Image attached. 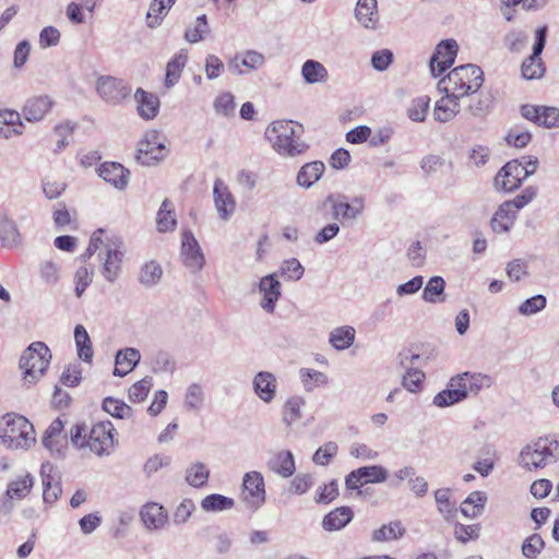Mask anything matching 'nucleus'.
Returning <instances> with one entry per match:
<instances>
[{
    "instance_id": "nucleus-29",
    "label": "nucleus",
    "mask_w": 559,
    "mask_h": 559,
    "mask_svg": "<svg viewBox=\"0 0 559 559\" xmlns=\"http://www.w3.org/2000/svg\"><path fill=\"white\" fill-rule=\"evenodd\" d=\"M24 130V124L21 116L14 110H0V138L11 139L21 135Z\"/></svg>"
},
{
    "instance_id": "nucleus-28",
    "label": "nucleus",
    "mask_w": 559,
    "mask_h": 559,
    "mask_svg": "<svg viewBox=\"0 0 559 559\" xmlns=\"http://www.w3.org/2000/svg\"><path fill=\"white\" fill-rule=\"evenodd\" d=\"M518 210L509 201L500 204L493 214L490 226L495 233H507L510 230L516 218Z\"/></svg>"
},
{
    "instance_id": "nucleus-47",
    "label": "nucleus",
    "mask_w": 559,
    "mask_h": 559,
    "mask_svg": "<svg viewBox=\"0 0 559 559\" xmlns=\"http://www.w3.org/2000/svg\"><path fill=\"white\" fill-rule=\"evenodd\" d=\"M435 499L438 511L447 521H450L456 513L455 502L451 501V490L449 488H439L435 491Z\"/></svg>"
},
{
    "instance_id": "nucleus-23",
    "label": "nucleus",
    "mask_w": 559,
    "mask_h": 559,
    "mask_svg": "<svg viewBox=\"0 0 559 559\" xmlns=\"http://www.w3.org/2000/svg\"><path fill=\"white\" fill-rule=\"evenodd\" d=\"M0 243L5 249H17L23 245V237L15 221L8 215L0 217Z\"/></svg>"
},
{
    "instance_id": "nucleus-60",
    "label": "nucleus",
    "mask_w": 559,
    "mask_h": 559,
    "mask_svg": "<svg viewBox=\"0 0 559 559\" xmlns=\"http://www.w3.org/2000/svg\"><path fill=\"white\" fill-rule=\"evenodd\" d=\"M338 445L334 441L325 442L313 454L312 460L317 465L326 466L337 454Z\"/></svg>"
},
{
    "instance_id": "nucleus-42",
    "label": "nucleus",
    "mask_w": 559,
    "mask_h": 559,
    "mask_svg": "<svg viewBox=\"0 0 559 559\" xmlns=\"http://www.w3.org/2000/svg\"><path fill=\"white\" fill-rule=\"evenodd\" d=\"M163 269L156 261H148L141 266L139 282L145 287H152L159 283Z\"/></svg>"
},
{
    "instance_id": "nucleus-56",
    "label": "nucleus",
    "mask_w": 559,
    "mask_h": 559,
    "mask_svg": "<svg viewBox=\"0 0 559 559\" xmlns=\"http://www.w3.org/2000/svg\"><path fill=\"white\" fill-rule=\"evenodd\" d=\"M304 273L305 269L296 258L283 261L278 269V274L287 281H298Z\"/></svg>"
},
{
    "instance_id": "nucleus-20",
    "label": "nucleus",
    "mask_w": 559,
    "mask_h": 559,
    "mask_svg": "<svg viewBox=\"0 0 559 559\" xmlns=\"http://www.w3.org/2000/svg\"><path fill=\"white\" fill-rule=\"evenodd\" d=\"M252 388L255 395L264 403L274 401L277 391V379L270 371H259L252 380Z\"/></svg>"
},
{
    "instance_id": "nucleus-13",
    "label": "nucleus",
    "mask_w": 559,
    "mask_h": 559,
    "mask_svg": "<svg viewBox=\"0 0 559 559\" xmlns=\"http://www.w3.org/2000/svg\"><path fill=\"white\" fill-rule=\"evenodd\" d=\"M457 44L454 39L440 41L429 61L431 75L437 78L448 70L455 61Z\"/></svg>"
},
{
    "instance_id": "nucleus-45",
    "label": "nucleus",
    "mask_w": 559,
    "mask_h": 559,
    "mask_svg": "<svg viewBox=\"0 0 559 559\" xmlns=\"http://www.w3.org/2000/svg\"><path fill=\"white\" fill-rule=\"evenodd\" d=\"M486 496L481 491H473L461 504V512L467 518H476L480 514L486 502Z\"/></svg>"
},
{
    "instance_id": "nucleus-52",
    "label": "nucleus",
    "mask_w": 559,
    "mask_h": 559,
    "mask_svg": "<svg viewBox=\"0 0 559 559\" xmlns=\"http://www.w3.org/2000/svg\"><path fill=\"white\" fill-rule=\"evenodd\" d=\"M405 533L401 522H390L376 530L372 534V539L376 542H389L402 537Z\"/></svg>"
},
{
    "instance_id": "nucleus-5",
    "label": "nucleus",
    "mask_w": 559,
    "mask_h": 559,
    "mask_svg": "<svg viewBox=\"0 0 559 559\" xmlns=\"http://www.w3.org/2000/svg\"><path fill=\"white\" fill-rule=\"evenodd\" d=\"M558 459L559 442L554 438L544 437L522 449L519 463L522 467L531 471L556 463Z\"/></svg>"
},
{
    "instance_id": "nucleus-8",
    "label": "nucleus",
    "mask_w": 559,
    "mask_h": 559,
    "mask_svg": "<svg viewBox=\"0 0 559 559\" xmlns=\"http://www.w3.org/2000/svg\"><path fill=\"white\" fill-rule=\"evenodd\" d=\"M264 477L260 472L251 471L243 475L241 499L251 511L259 510L265 502Z\"/></svg>"
},
{
    "instance_id": "nucleus-27",
    "label": "nucleus",
    "mask_w": 559,
    "mask_h": 559,
    "mask_svg": "<svg viewBox=\"0 0 559 559\" xmlns=\"http://www.w3.org/2000/svg\"><path fill=\"white\" fill-rule=\"evenodd\" d=\"M267 468L282 476L288 478L296 471L295 459L289 450H283L274 454L266 463Z\"/></svg>"
},
{
    "instance_id": "nucleus-54",
    "label": "nucleus",
    "mask_w": 559,
    "mask_h": 559,
    "mask_svg": "<svg viewBox=\"0 0 559 559\" xmlns=\"http://www.w3.org/2000/svg\"><path fill=\"white\" fill-rule=\"evenodd\" d=\"M445 282L441 276L431 277L424 288L423 298L427 302H438L442 299L439 298L443 294Z\"/></svg>"
},
{
    "instance_id": "nucleus-58",
    "label": "nucleus",
    "mask_w": 559,
    "mask_h": 559,
    "mask_svg": "<svg viewBox=\"0 0 559 559\" xmlns=\"http://www.w3.org/2000/svg\"><path fill=\"white\" fill-rule=\"evenodd\" d=\"M338 497V483L332 479L318 487L314 501L319 504H329Z\"/></svg>"
},
{
    "instance_id": "nucleus-48",
    "label": "nucleus",
    "mask_w": 559,
    "mask_h": 559,
    "mask_svg": "<svg viewBox=\"0 0 559 559\" xmlns=\"http://www.w3.org/2000/svg\"><path fill=\"white\" fill-rule=\"evenodd\" d=\"M187 62V56L183 53L175 55L167 63L165 85L167 87L174 86L178 83L181 71Z\"/></svg>"
},
{
    "instance_id": "nucleus-24",
    "label": "nucleus",
    "mask_w": 559,
    "mask_h": 559,
    "mask_svg": "<svg viewBox=\"0 0 559 559\" xmlns=\"http://www.w3.org/2000/svg\"><path fill=\"white\" fill-rule=\"evenodd\" d=\"M52 106L53 100L47 95L31 97L23 107L24 118L29 122L40 121Z\"/></svg>"
},
{
    "instance_id": "nucleus-34",
    "label": "nucleus",
    "mask_w": 559,
    "mask_h": 559,
    "mask_svg": "<svg viewBox=\"0 0 559 559\" xmlns=\"http://www.w3.org/2000/svg\"><path fill=\"white\" fill-rule=\"evenodd\" d=\"M325 166L322 162L316 160L305 164L297 174V183L302 188L312 187L323 175Z\"/></svg>"
},
{
    "instance_id": "nucleus-2",
    "label": "nucleus",
    "mask_w": 559,
    "mask_h": 559,
    "mask_svg": "<svg viewBox=\"0 0 559 559\" xmlns=\"http://www.w3.org/2000/svg\"><path fill=\"white\" fill-rule=\"evenodd\" d=\"M116 429L110 421L95 424L86 432L85 424H76L70 430V440L78 449L88 448L98 456L109 455L115 448Z\"/></svg>"
},
{
    "instance_id": "nucleus-17",
    "label": "nucleus",
    "mask_w": 559,
    "mask_h": 559,
    "mask_svg": "<svg viewBox=\"0 0 559 559\" xmlns=\"http://www.w3.org/2000/svg\"><path fill=\"white\" fill-rule=\"evenodd\" d=\"M213 199L218 217L223 221H228L235 213L236 200L222 179L214 181Z\"/></svg>"
},
{
    "instance_id": "nucleus-46",
    "label": "nucleus",
    "mask_w": 559,
    "mask_h": 559,
    "mask_svg": "<svg viewBox=\"0 0 559 559\" xmlns=\"http://www.w3.org/2000/svg\"><path fill=\"white\" fill-rule=\"evenodd\" d=\"M300 380L308 392L313 391L318 386H324L329 383V378L325 373L310 368H301L299 371Z\"/></svg>"
},
{
    "instance_id": "nucleus-12",
    "label": "nucleus",
    "mask_w": 559,
    "mask_h": 559,
    "mask_svg": "<svg viewBox=\"0 0 559 559\" xmlns=\"http://www.w3.org/2000/svg\"><path fill=\"white\" fill-rule=\"evenodd\" d=\"M328 202L332 205L333 217L336 219L354 221L365 211V198L356 195L350 201L346 195H329Z\"/></svg>"
},
{
    "instance_id": "nucleus-6",
    "label": "nucleus",
    "mask_w": 559,
    "mask_h": 559,
    "mask_svg": "<svg viewBox=\"0 0 559 559\" xmlns=\"http://www.w3.org/2000/svg\"><path fill=\"white\" fill-rule=\"evenodd\" d=\"M51 360V353L43 342L32 343L20 358V368L23 370L25 384L37 382L47 370Z\"/></svg>"
},
{
    "instance_id": "nucleus-11",
    "label": "nucleus",
    "mask_w": 559,
    "mask_h": 559,
    "mask_svg": "<svg viewBox=\"0 0 559 559\" xmlns=\"http://www.w3.org/2000/svg\"><path fill=\"white\" fill-rule=\"evenodd\" d=\"M532 175V170H525L518 160L508 162L495 177L497 189L510 192L518 189L523 180Z\"/></svg>"
},
{
    "instance_id": "nucleus-16",
    "label": "nucleus",
    "mask_w": 559,
    "mask_h": 559,
    "mask_svg": "<svg viewBox=\"0 0 559 559\" xmlns=\"http://www.w3.org/2000/svg\"><path fill=\"white\" fill-rule=\"evenodd\" d=\"M106 259L102 269V274L106 281L114 283L121 271L122 258L124 255L123 242L120 238H116L111 243L105 246Z\"/></svg>"
},
{
    "instance_id": "nucleus-36",
    "label": "nucleus",
    "mask_w": 559,
    "mask_h": 559,
    "mask_svg": "<svg viewBox=\"0 0 559 559\" xmlns=\"http://www.w3.org/2000/svg\"><path fill=\"white\" fill-rule=\"evenodd\" d=\"M356 331L350 325H343L333 329L329 335L330 344L337 350L349 348L355 341Z\"/></svg>"
},
{
    "instance_id": "nucleus-53",
    "label": "nucleus",
    "mask_w": 559,
    "mask_h": 559,
    "mask_svg": "<svg viewBox=\"0 0 559 559\" xmlns=\"http://www.w3.org/2000/svg\"><path fill=\"white\" fill-rule=\"evenodd\" d=\"M492 102L493 98L489 93H480L471 98L467 110L474 117H485L489 112Z\"/></svg>"
},
{
    "instance_id": "nucleus-39",
    "label": "nucleus",
    "mask_w": 559,
    "mask_h": 559,
    "mask_svg": "<svg viewBox=\"0 0 559 559\" xmlns=\"http://www.w3.org/2000/svg\"><path fill=\"white\" fill-rule=\"evenodd\" d=\"M457 377L463 378L461 384H464L466 388V396L468 395V392L476 394L484 388H490L493 383V380L490 376L483 373L463 372L457 374Z\"/></svg>"
},
{
    "instance_id": "nucleus-63",
    "label": "nucleus",
    "mask_w": 559,
    "mask_h": 559,
    "mask_svg": "<svg viewBox=\"0 0 559 559\" xmlns=\"http://www.w3.org/2000/svg\"><path fill=\"white\" fill-rule=\"evenodd\" d=\"M429 108V98L427 96H421L414 99L407 110L408 118L416 122H421L425 120L427 111Z\"/></svg>"
},
{
    "instance_id": "nucleus-7",
    "label": "nucleus",
    "mask_w": 559,
    "mask_h": 559,
    "mask_svg": "<svg viewBox=\"0 0 559 559\" xmlns=\"http://www.w3.org/2000/svg\"><path fill=\"white\" fill-rule=\"evenodd\" d=\"M166 154L163 135L156 130L146 132L138 143L136 160L142 165H154L164 159Z\"/></svg>"
},
{
    "instance_id": "nucleus-21",
    "label": "nucleus",
    "mask_w": 559,
    "mask_h": 559,
    "mask_svg": "<svg viewBox=\"0 0 559 559\" xmlns=\"http://www.w3.org/2000/svg\"><path fill=\"white\" fill-rule=\"evenodd\" d=\"M98 176L118 190H123L128 185L130 171L116 162H105L97 168Z\"/></svg>"
},
{
    "instance_id": "nucleus-32",
    "label": "nucleus",
    "mask_w": 559,
    "mask_h": 559,
    "mask_svg": "<svg viewBox=\"0 0 559 559\" xmlns=\"http://www.w3.org/2000/svg\"><path fill=\"white\" fill-rule=\"evenodd\" d=\"M459 100V97L444 94V96L437 100L435 105V119L440 122H448L452 120L460 111Z\"/></svg>"
},
{
    "instance_id": "nucleus-25",
    "label": "nucleus",
    "mask_w": 559,
    "mask_h": 559,
    "mask_svg": "<svg viewBox=\"0 0 559 559\" xmlns=\"http://www.w3.org/2000/svg\"><path fill=\"white\" fill-rule=\"evenodd\" d=\"M354 518L350 507H338L326 513L321 522L322 528L326 532H335L348 525Z\"/></svg>"
},
{
    "instance_id": "nucleus-62",
    "label": "nucleus",
    "mask_w": 559,
    "mask_h": 559,
    "mask_svg": "<svg viewBox=\"0 0 559 559\" xmlns=\"http://www.w3.org/2000/svg\"><path fill=\"white\" fill-rule=\"evenodd\" d=\"M406 373L403 377V386L413 393L418 392L421 389V383L425 379V373L417 368L405 369Z\"/></svg>"
},
{
    "instance_id": "nucleus-10",
    "label": "nucleus",
    "mask_w": 559,
    "mask_h": 559,
    "mask_svg": "<svg viewBox=\"0 0 559 559\" xmlns=\"http://www.w3.org/2000/svg\"><path fill=\"white\" fill-rule=\"evenodd\" d=\"M96 92L106 103L117 105L130 95L131 87L122 79L102 75L96 82Z\"/></svg>"
},
{
    "instance_id": "nucleus-4",
    "label": "nucleus",
    "mask_w": 559,
    "mask_h": 559,
    "mask_svg": "<svg viewBox=\"0 0 559 559\" xmlns=\"http://www.w3.org/2000/svg\"><path fill=\"white\" fill-rule=\"evenodd\" d=\"M0 440L9 449L26 450L35 443V430L24 416L7 414L0 419Z\"/></svg>"
},
{
    "instance_id": "nucleus-50",
    "label": "nucleus",
    "mask_w": 559,
    "mask_h": 559,
    "mask_svg": "<svg viewBox=\"0 0 559 559\" xmlns=\"http://www.w3.org/2000/svg\"><path fill=\"white\" fill-rule=\"evenodd\" d=\"M210 477V471L203 463H194L186 471L187 483L195 488L204 486Z\"/></svg>"
},
{
    "instance_id": "nucleus-15",
    "label": "nucleus",
    "mask_w": 559,
    "mask_h": 559,
    "mask_svg": "<svg viewBox=\"0 0 559 559\" xmlns=\"http://www.w3.org/2000/svg\"><path fill=\"white\" fill-rule=\"evenodd\" d=\"M523 118L547 129L559 128V109L556 107L523 105L521 106Z\"/></svg>"
},
{
    "instance_id": "nucleus-55",
    "label": "nucleus",
    "mask_w": 559,
    "mask_h": 559,
    "mask_svg": "<svg viewBox=\"0 0 559 559\" xmlns=\"http://www.w3.org/2000/svg\"><path fill=\"white\" fill-rule=\"evenodd\" d=\"M365 484H380L386 481L389 472L382 465H368L358 467Z\"/></svg>"
},
{
    "instance_id": "nucleus-51",
    "label": "nucleus",
    "mask_w": 559,
    "mask_h": 559,
    "mask_svg": "<svg viewBox=\"0 0 559 559\" xmlns=\"http://www.w3.org/2000/svg\"><path fill=\"white\" fill-rule=\"evenodd\" d=\"M103 409L119 419L130 418L133 413L132 408L123 401L110 396L104 399Z\"/></svg>"
},
{
    "instance_id": "nucleus-1",
    "label": "nucleus",
    "mask_w": 559,
    "mask_h": 559,
    "mask_svg": "<svg viewBox=\"0 0 559 559\" xmlns=\"http://www.w3.org/2000/svg\"><path fill=\"white\" fill-rule=\"evenodd\" d=\"M302 134V124L293 120L273 121L265 130V138L272 148L284 157H296L309 150Z\"/></svg>"
},
{
    "instance_id": "nucleus-31",
    "label": "nucleus",
    "mask_w": 559,
    "mask_h": 559,
    "mask_svg": "<svg viewBox=\"0 0 559 559\" xmlns=\"http://www.w3.org/2000/svg\"><path fill=\"white\" fill-rule=\"evenodd\" d=\"M134 98L138 102V112L143 119L151 120L157 116L159 99L156 95L147 93L143 88H138Z\"/></svg>"
},
{
    "instance_id": "nucleus-57",
    "label": "nucleus",
    "mask_w": 559,
    "mask_h": 559,
    "mask_svg": "<svg viewBox=\"0 0 559 559\" xmlns=\"http://www.w3.org/2000/svg\"><path fill=\"white\" fill-rule=\"evenodd\" d=\"M547 306V299L544 295L538 294L524 300L518 308V311L522 316H534Z\"/></svg>"
},
{
    "instance_id": "nucleus-9",
    "label": "nucleus",
    "mask_w": 559,
    "mask_h": 559,
    "mask_svg": "<svg viewBox=\"0 0 559 559\" xmlns=\"http://www.w3.org/2000/svg\"><path fill=\"white\" fill-rule=\"evenodd\" d=\"M547 38V26H540L535 32L533 53L527 57L521 67L522 76L526 80L539 79L545 73V66L540 55L545 48Z\"/></svg>"
},
{
    "instance_id": "nucleus-61",
    "label": "nucleus",
    "mask_w": 559,
    "mask_h": 559,
    "mask_svg": "<svg viewBox=\"0 0 559 559\" xmlns=\"http://www.w3.org/2000/svg\"><path fill=\"white\" fill-rule=\"evenodd\" d=\"M545 543L540 535L528 536L522 545V554L525 558L535 559L544 549Z\"/></svg>"
},
{
    "instance_id": "nucleus-41",
    "label": "nucleus",
    "mask_w": 559,
    "mask_h": 559,
    "mask_svg": "<svg viewBox=\"0 0 559 559\" xmlns=\"http://www.w3.org/2000/svg\"><path fill=\"white\" fill-rule=\"evenodd\" d=\"M157 229L160 233H167L174 230L177 221L175 218L173 204L168 199H165L157 212L156 217Z\"/></svg>"
},
{
    "instance_id": "nucleus-43",
    "label": "nucleus",
    "mask_w": 559,
    "mask_h": 559,
    "mask_svg": "<svg viewBox=\"0 0 559 559\" xmlns=\"http://www.w3.org/2000/svg\"><path fill=\"white\" fill-rule=\"evenodd\" d=\"M306 404L304 397L294 395L290 396L283 406V421L287 426H292L302 416L301 408Z\"/></svg>"
},
{
    "instance_id": "nucleus-38",
    "label": "nucleus",
    "mask_w": 559,
    "mask_h": 559,
    "mask_svg": "<svg viewBox=\"0 0 559 559\" xmlns=\"http://www.w3.org/2000/svg\"><path fill=\"white\" fill-rule=\"evenodd\" d=\"M74 341L79 358L85 362H91L93 359L92 342L86 329L81 324L74 328Z\"/></svg>"
},
{
    "instance_id": "nucleus-37",
    "label": "nucleus",
    "mask_w": 559,
    "mask_h": 559,
    "mask_svg": "<svg viewBox=\"0 0 559 559\" xmlns=\"http://www.w3.org/2000/svg\"><path fill=\"white\" fill-rule=\"evenodd\" d=\"M328 70L325 67L313 59H308L301 67V76L308 84L324 82L328 79Z\"/></svg>"
},
{
    "instance_id": "nucleus-18",
    "label": "nucleus",
    "mask_w": 559,
    "mask_h": 559,
    "mask_svg": "<svg viewBox=\"0 0 559 559\" xmlns=\"http://www.w3.org/2000/svg\"><path fill=\"white\" fill-rule=\"evenodd\" d=\"M258 288L262 295V300L260 302L261 308L267 313H273L276 302L282 295V287L277 280V273L263 276L259 282Z\"/></svg>"
},
{
    "instance_id": "nucleus-40",
    "label": "nucleus",
    "mask_w": 559,
    "mask_h": 559,
    "mask_svg": "<svg viewBox=\"0 0 559 559\" xmlns=\"http://www.w3.org/2000/svg\"><path fill=\"white\" fill-rule=\"evenodd\" d=\"M33 485L34 477L31 474H26L8 484L5 496L9 499H23L31 492Z\"/></svg>"
},
{
    "instance_id": "nucleus-35",
    "label": "nucleus",
    "mask_w": 559,
    "mask_h": 559,
    "mask_svg": "<svg viewBox=\"0 0 559 559\" xmlns=\"http://www.w3.org/2000/svg\"><path fill=\"white\" fill-rule=\"evenodd\" d=\"M496 450L491 444L483 445L477 453L473 469L480 476L487 477L495 468Z\"/></svg>"
},
{
    "instance_id": "nucleus-59",
    "label": "nucleus",
    "mask_w": 559,
    "mask_h": 559,
    "mask_svg": "<svg viewBox=\"0 0 559 559\" xmlns=\"http://www.w3.org/2000/svg\"><path fill=\"white\" fill-rule=\"evenodd\" d=\"M153 385V379L151 377H145L142 380L135 382L129 389V400L133 403L143 402Z\"/></svg>"
},
{
    "instance_id": "nucleus-49",
    "label": "nucleus",
    "mask_w": 559,
    "mask_h": 559,
    "mask_svg": "<svg viewBox=\"0 0 559 559\" xmlns=\"http://www.w3.org/2000/svg\"><path fill=\"white\" fill-rule=\"evenodd\" d=\"M210 33L207 17L202 14L195 19L192 26L187 27L185 32V39L190 44H197L204 39L205 35Z\"/></svg>"
},
{
    "instance_id": "nucleus-22",
    "label": "nucleus",
    "mask_w": 559,
    "mask_h": 559,
    "mask_svg": "<svg viewBox=\"0 0 559 559\" xmlns=\"http://www.w3.org/2000/svg\"><path fill=\"white\" fill-rule=\"evenodd\" d=\"M140 518L144 526L150 531H159L168 522V514L164 507L156 502H150L140 510Z\"/></svg>"
},
{
    "instance_id": "nucleus-44",
    "label": "nucleus",
    "mask_w": 559,
    "mask_h": 559,
    "mask_svg": "<svg viewBox=\"0 0 559 559\" xmlns=\"http://www.w3.org/2000/svg\"><path fill=\"white\" fill-rule=\"evenodd\" d=\"M234 506L235 500L233 498L219 493H211L201 501V508L206 512H222L233 509Z\"/></svg>"
},
{
    "instance_id": "nucleus-26",
    "label": "nucleus",
    "mask_w": 559,
    "mask_h": 559,
    "mask_svg": "<svg viewBox=\"0 0 559 559\" xmlns=\"http://www.w3.org/2000/svg\"><path fill=\"white\" fill-rule=\"evenodd\" d=\"M355 17L362 27L374 29L379 22L378 1L358 0L355 8Z\"/></svg>"
},
{
    "instance_id": "nucleus-19",
    "label": "nucleus",
    "mask_w": 559,
    "mask_h": 559,
    "mask_svg": "<svg viewBox=\"0 0 559 559\" xmlns=\"http://www.w3.org/2000/svg\"><path fill=\"white\" fill-rule=\"evenodd\" d=\"M462 377H452L447 389L437 393L433 397V405L440 408L449 407L457 404L466 399L464 384H461Z\"/></svg>"
},
{
    "instance_id": "nucleus-64",
    "label": "nucleus",
    "mask_w": 559,
    "mask_h": 559,
    "mask_svg": "<svg viewBox=\"0 0 559 559\" xmlns=\"http://www.w3.org/2000/svg\"><path fill=\"white\" fill-rule=\"evenodd\" d=\"M74 128H75V124L70 121L58 123L55 127L53 131H55V134L58 136L57 145L55 148L56 153L61 152L66 146L69 145L68 139L73 133Z\"/></svg>"
},
{
    "instance_id": "nucleus-30",
    "label": "nucleus",
    "mask_w": 559,
    "mask_h": 559,
    "mask_svg": "<svg viewBox=\"0 0 559 559\" xmlns=\"http://www.w3.org/2000/svg\"><path fill=\"white\" fill-rule=\"evenodd\" d=\"M141 354L136 348L128 347L116 354L114 374L124 377L131 372L140 362Z\"/></svg>"
},
{
    "instance_id": "nucleus-3",
    "label": "nucleus",
    "mask_w": 559,
    "mask_h": 559,
    "mask_svg": "<svg viewBox=\"0 0 559 559\" xmlns=\"http://www.w3.org/2000/svg\"><path fill=\"white\" fill-rule=\"evenodd\" d=\"M484 83V72L480 67L472 63L452 69L438 82L440 93L462 98L476 93Z\"/></svg>"
},
{
    "instance_id": "nucleus-14",
    "label": "nucleus",
    "mask_w": 559,
    "mask_h": 559,
    "mask_svg": "<svg viewBox=\"0 0 559 559\" xmlns=\"http://www.w3.org/2000/svg\"><path fill=\"white\" fill-rule=\"evenodd\" d=\"M181 258L183 264L192 272L197 273L202 270L205 258L200 245L193 234L186 230L181 240Z\"/></svg>"
},
{
    "instance_id": "nucleus-33",
    "label": "nucleus",
    "mask_w": 559,
    "mask_h": 559,
    "mask_svg": "<svg viewBox=\"0 0 559 559\" xmlns=\"http://www.w3.org/2000/svg\"><path fill=\"white\" fill-rule=\"evenodd\" d=\"M51 464L45 463L41 465L40 475L44 487L43 499L47 503L56 502L62 492L59 481H57L55 476L51 475Z\"/></svg>"
}]
</instances>
